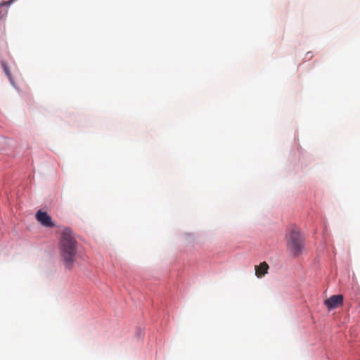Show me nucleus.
<instances>
[{"mask_svg": "<svg viewBox=\"0 0 360 360\" xmlns=\"http://www.w3.org/2000/svg\"><path fill=\"white\" fill-rule=\"evenodd\" d=\"M343 302V296L342 295H333L324 301V304L328 309H333L341 306Z\"/></svg>", "mask_w": 360, "mask_h": 360, "instance_id": "nucleus-3", "label": "nucleus"}, {"mask_svg": "<svg viewBox=\"0 0 360 360\" xmlns=\"http://www.w3.org/2000/svg\"><path fill=\"white\" fill-rule=\"evenodd\" d=\"M307 252L304 238L294 231V257H299Z\"/></svg>", "mask_w": 360, "mask_h": 360, "instance_id": "nucleus-2", "label": "nucleus"}, {"mask_svg": "<svg viewBox=\"0 0 360 360\" xmlns=\"http://www.w3.org/2000/svg\"><path fill=\"white\" fill-rule=\"evenodd\" d=\"M77 243L69 229H65L61 233L59 250L66 269L71 270L74 266L77 255Z\"/></svg>", "mask_w": 360, "mask_h": 360, "instance_id": "nucleus-1", "label": "nucleus"}, {"mask_svg": "<svg viewBox=\"0 0 360 360\" xmlns=\"http://www.w3.org/2000/svg\"><path fill=\"white\" fill-rule=\"evenodd\" d=\"M15 0H11L8 1H5L1 4V6H9L11 5Z\"/></svg>", "mask_w": 360, "mask_h": 360, "instance_id": "nucleus-8", "label": "nucleus"}, {"mask_svg": "<svg viewBox=\"0 0 360 360\" xmlns=\"http://www.w3.org/2000/svg\"><path fill=\"white\" fill-rule=\"evenodd\" d=\"M269 266L266 262H263L260 263L259 265H256L255 266V275L258 278H262L265 274L268 273V269Z\"/></svg>", "mask_w": 360, "mask_h": 360, "instance_id": "nucleus-5", "label": "nucleus"}, {"mask_svg": "<svg viewBox=\"0 0 360 360\" xmlns=\"http://www.w3.org/2000/svg\"><path fill=\"white\" fill-rule=\"evenodd\" d=\"M36 218L44 226H55V224L53 222L51 217L46 212L40 210L38 211L36 214Z\"/></svg>", "mask_w": 360, "mask_h": 360, "instance_id": "nucleus-4", "label": "nucleus"}, {"mask_svg": "<svg viewBox=\"0 0 360 360\" xmlns=\"http://www.w3.org/2000/svg\"><path fill=\"white\" fill-rule=\"evenodd\" d=\"M286 240L288 242V246L290 247L292 243V231H289L286 235Z\"/></svg>", "mask_w": 360, "mask_h": 360, "instance_id": "nucleus-6", "label": "nucleus"}, {"mask_svg": "<svg viewBox=\"0 0 360 360\" xmlns=\"http://www.w3.org/2000/svg\"><path fill=\"white\" fill-rule=\"evenodd\" d=\"M1 67H2V68L4 69V71L5 74H6L8 77H11V73H10V72H9V70H8V67L6 66V65L5 62H4V61H2V62L1 63Z\"/></svg>", "mask_w": 360, "mask_h": 360, "instance_id": "nucleus-7", "label": "nucleus"}]
</instances>
